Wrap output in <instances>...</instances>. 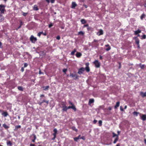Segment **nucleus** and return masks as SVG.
Listing matches in <instances>:
<instances>
[{
	"label": "nucleus",
	"mask_w": 146,
	"mask_h": 146,
	"mask_svg": "<svg viewBox=\"0 0 146 146\" xmlns=\"http://www.w3.org/2000/svg\"><path fill=\"white\" fill-rule=\"evenodd\" d=\"M81 22L82 24H84L86 23V20L84 19H82L81 20Z\"/></svg>",
	"instance_id": "c756f323"
},
{
	"label": "nucleus",
	"mask_w": 146,
	"mask_h": 146,
	"mask_svg": "<svg viewBox=\"0 0 146 146\" xmlns=\"http://www.w3.org/2000/svg\"><path fill=\"white\" fill-rule=\"evenodd\" d=\"M139 113V112H136V111H134L133 113V114L134 115H135L136 116H137L138 115V114Z\"/></svg>",
	"instance_id": "473e14b6"
},
{
	"label": "nucleus",
	"mask_w": 146,
	"mask_h": 146,
	"mask_svg": "<svg viewBox=\"0 0 146 146\" xmlns=\"http://www.w3.org/2000/svg\"><path fill=\"white\" fill-rule=\"evenodd\" d=\"M30 40L32 43H35L37 40V39L36 38L34 37L33 35H32L31 36Z\"/></svg>",
	"instance_id": "7ed1b4c3"
},
{
	"label": "nucleus",
	"mask_w": 146,
	"mask_h": 146,
	"mask_svg": "<svg viewBox=\"0 0 146 146\" xmlns=\"http://www.w3.org/2000/svg\"><path fill=\"white\" fill-rule=\"evenodd\" d=\"M2 125L5 129H7L9 128V127L6 125L5 123L3 124Z\"/></svg>",
	"instance_id": "412c9836"
},
{
	"label": "nucleus",
	"mask_w": 146,
	"mask_h": 146,
	"mask_svg": "<svg viewBox=\"0 0 146 146\" xmlns=\"http://www.w3.org/2000/svg\"><path fill=\"white\" fill-rule=\"evenodd\" d=\"M76 52V49L75 48L74 49V50H73L71 52V54L72 55H74V54L75 52Z\"/></svg>",
	"instance_id": "cd10ccee"
},
{
	"label": "nucleus",
	"mask_w": 146,
	"mask_h": 146,
	"mask_svg": "<svg viewBox=\"0 0 146 146\" xmlns=\"http://www.w3.org/2000/svg\"><path fill=\"white\" fill-rule=\"evenodd\" d=\"M105 46L106 47H108V48H106V50L107 51H108L109 50H110L111 49V47L108 44H107V45H105Z\"/></svg>",
	"instance_id": "aec40b11"
},
{
	"label": "nucleus",
	"mask_w": 146,
	"mask_h": 146,
	"mask_svg": "<svg viewBox=\"0 0 146 146\" xmlns=\"http://www.w3.org/2000/svg\"><path fill=\"white\" fill-rule=\"evenodd\" d=\"M84 6L85 7V8H86L88 7L87 5H84Z\"/></svg>",
	"instance_id": "e2e57ef3"
},
{
	"label": "nucleus",
	"mask_w": 146,
	"mask_h": 146,
	"mask_svg": "<svg viewBox=\"0 0 146 146\" xmlns=\"http://www.w3.org/2000/svg\"><path fill=\"white\" fill-rule=\"evenodd\" d=\"M44 94H42L40 95V97H44Z\"/></svg>",
	"instance_id": "774afa93"
},
{
	"label": "nucleus",
	"mask_w": 146,
	"mask_h": 146,
	"mask_svg": "<svg viewBox=\"0 0 146 146\" xmlns=\"http://www.w3.org/2000/svg\"><path fill=\"white\" fill-rule=\"evenodd\" d=\"M19 22H20V25L18 27V28L17 29V30L18 29L21 28V27L22 25L23 24V23L21 20Z\"/></svg>",
	"instance_id": "b1692460"
},
{
	"label": "nucleus",
	"mask_w": 146,
	"mask_h": 146,
	"mask_svg": "<svg viewBox=\"0 0 146 146\" xmlns=\"http://www.w3.org/2000/svg\"><path fill=\"white\" fill-rule=\"evenodd\" d=\"M7 145H10V146H11L12 145V142L10 141H7Z\"/></svg>",
	"instance_id": "7c9ffc66"
},
{
	"label": "nucleus",
	"mask_w": 146,
	"mask_h": 146,
	"mask_svg": "<svg viewBox=\"0 0 146 146\" xmlns=\"http://www.w3.org/2000/svg\"><path fill=\"white\" fill-rule=\"evenodd\" d=\"M95 65V66L97 68H99L100 67V63L98 60H96L93 62Z\"/></svg>",
	"instance_id": "20e7f679"
},
{
	"label": "nucleus",
	"mask_w": 146,
	"mask_h": 146,
	"mask_svg": "<svg viewBox=\"0 0 146 146\" xmlns=\"http://www.w3.org/2000/svg\"><path fill=\"white\" fill-rule=\"evenodd\" d=\"M32 135L33 136V139H32V141L33 142H35V140L36 139V135L34 134H32Z\"/></svg>",
	"instance_id": "5701e85b"
},
{
	"label": "nucleus",
	"mask_w": 146,
	"mask_h": 146,
	"mask_svg": "<svg viewBox=\"0 0 146 146\" xmlns=\"http://www.w3.org/2000/svg\"><path fill=\"white\" fill-rule=\"evenodd\" d=\"M140 95L143 98L145 97L146 96V92L144 93L143 92H141L140 93Z\"/></svg>",
	"instance_id": "dca6fc26"
},
{
	"label": "nucleus",
	"mask_w": 146,
	"mask_h": 146,
	"mask_svg": "<svg viewBox=\"0 0 146 146\" xmlns=\"http://www.w3.org/2000/svg\"><path fill=\"white\" fill-rule=\"evenodd\" d=\"M82 55V54L80 52H77L76 54V56L77 58H80Z\"/></svg>",
	"instance_id": "f3484780"
},
{
	"label": "nucleus",
	"mask_w": 146,
	"mask_h": 146,
	"mask_svg": "<svg viewBox=\"0 0 146 146\" xmlns=\"http://www.w3.org/2000/svg\"><path fill=\"white\" fill-rule=\"evenodd\" d=\"M18 89L20 91H23V87L21 86H19L18 87Z\"/></svg>",
	"instance_id": "2f4dec72"
},
{
	"label": "nucleus",
	"mask_w": 146,
	"mask_h": 146,
	"mask_svg": "<svg viewBox=\"0 0 146 146\" xmlns=\"http://www.w3.org/2000/svg\"><path fill=\"white\" fill-rule=\"evenodd\" d=\"M141 119L143 121L146 120V115L143 114L141 117Z\"/></svg>",
	"instance_id": "9b49d317"
},
{
	"label": "nucleus",
	"mask_w": 146,
	"mask_h": 146,
	"mask_svg": "<svg viewBox=\"0 0 146 146\" xmlns=\"http://www.w3.org/2000/svg\"><path fill=\"white\" fill-rule=\"evenodd\" d=\"M88 24H87L86 25H84V27H88Z\"/></svg>",
	"instance_id": "bf43d9fd"
},
{
	"label": "nucleus",
	"mask_w": 146,
	"mask_h": 146,
	"mask_svg": "<svg viewBox=\"0 0 146 146\" xmlns=\"http://www.w3.org/2000/svg\"><path fill=\"white\" fill-rule=\"evenodd\" d=\"M99 126H101L102 125V120H99L98 121Z\"/></svg>",
	"instance_id": "e433bc0d"
},
{
	"label": "nucleus",
	"mask_w": 146,
	"mask_h": 146,
	"mask_svg": "<svg viewBox=\"0 0 146 146\" xmlns=\"http://www.w3.org/2000/svg\"><path fill=\"white\" fill-rule=\"evenodd\" d=\"M99 41L98 40L94 39L93 41L92 42V46L95 47H97L99 45L98 42Z\"/></svg>",
	"instance_id": "f257e3e1"
},
{
	"label": "nucleus",
	"mask_w": 146,
	"mask_h": 146,
	"mask_svg": "<svg viewBox=\"0 0 146 146\" xmlns=\"http://www.w3.org/2000/svg\"><path fill=\"white\" fill-rule=\"evenodd\" d=\"M141 37V39H145L146 38V35H143Z\"/></svg>",
	"instance_id": "ea45409f"
},
{
	"label": "nucleus",
	"mask_w": 146,
	"mask_h": 146,
	"mask_svg": "<svg viewBox=\"0 0 146 146\" xmlns=\"http://www.w3.org/2000/svg\"><path fill=\"white\" fill-rule=\"evenodd\" d=\"M67 70L66 69H63L62 71H63V72L65 73L66 72V71H67Z\"/></svg>",
	"instance_id": "09e8293b"
},
{
	"label": "nucleus",
	"mask_w": 146,
	"mask_h": 146,
	"mask_svg": "<svg viewBox=\"0 0 146 146\" xmlns=\"http://www.w3.org/2000/svg\"><path fill=\"white\" fill-rule=\"evenodd\" d=\"M103 34V31L102 30L100 29L99 32H98L97 34L98 36H100L101 35H102Z\"/></svg>",
	"instance_id": "ddd939ff"
},
{
	"label": "nucleus",
	"mask_w": 146,
	"mask_h": 146,
	"mask_svg": "<svg viewBox=\"0 0 146 146\" xmlns=\"http://www.w3.org/2000/svg\"><path fill=\"white\" fill-rule=\"evenodd\" d=\"M4 19V18L3 16L1 15L0 14V22H1L3 21Z\"/></svg>",
	"instance_id": "c85d7f7f"
},
{
	"label": "nucleus",
	"mask_w": 146,
	"mask_h": 146,
	"mask_svg": "<svg viewBox=\"0 0 146 146\" xmlns=\"http://www.w3.org/2000/svg\"><path fill=\"white\" fill-rule=\"evenodd\" d=\"M27 13H24V12L23 13V15L24 16H26L27 15Z\"/></svg>",
	"instance_id": "a18cd8bd"
},
{
	"label": "nucleus",
	"mask_w": 146,
	"mask_h": 146,
	"mask_svg": "<svg viewBox=\"0 0 146 146\" xmlns=\"http://www.w3.org/2000/svg\"><path fill=\"white\" fill-rule=\"evenodd\" d=\"M61 105L62 106V108L66 106V103L64 102H62L61 103Z\"/></svg>",
	"instance_id": "bb28decb"
},
{
	"label": "nucleus",
	"mask_w": 146,
	"mask_h": 146,
	"mask_svg": "<svg viewBox=\"0 0 146 146\" xmlns=\"http://www.w3.org/2000/svg\"><path fill=\"white\" fill-rule=\"evenodd\" d=\"M77 6V4L74 2H73L72 3V9L75 8V7Z\"/></svg>",
	"instance_id": "4468645a"
},
{
	"label": "nucleus",
	"mask_w": 146,
	"mask_h": 146,
	"mask_svg": "<svg viewBox=\"0 0 146 146\" xmlns=\"http://www.w3.org/2000/svg\"><path fill=\"white\" fill-rule=\"evenodd\" d=\"M42 102L43 103L44 102H45L47 104H48L49 103V101L44 100L42 101Z\"/></svg>",
	"instance_id": "c9c22d12"
},
{
	"label": "nucleus",
	"mask_w": 146,
	"mask_h": 146,
	"mask_svg": "<svg viewBox=\"0 0 146 146\" xmlns=\"http://www.w3.org/2000/svg\"><path fill=\"white\" fill-rule=\"evenodd\" d=\"M21 128V126L20 125H18L17 126H16L15 127V129H17L19 128Z\"/></svg>",
	"instance_id": "58836bf2"
},
{
	"label": "nucleus",
	"mask_w": 146,
	"mask_h": 146,
	"mask_svg": "<svg viewBox=\"0 0 146 146\" xmlns=\"http://www.w3.org/2000/svg\"><path fill=\"white\" fill-rule=\"evenodd\" d=\"M62 111H66L68 109H71V108H73V107L72 106H69L68 107H67L66 106L64 107H62Z\"/></svg>",
	"instance_id": "39448f33"
},
{
	"label": "nucleus",
	"mask_w": 146,
	"mask_h": 146,
	"mask_svg": "<svg viewBox=\"0 0 146 146\" xmlns=\"http://www.w3.org/2000/svg\"><path fill=\"white\" fill-rule=\"evenodd\" d=\"M97 122V120H96V119H94V121H93V123H94V124H95Z\"/></svg>",
	"instance_id": "13d9d810"
},
{
	"label": "nucleus",
	"mask_w": 146,
	"mask_h": 146,
	"mask_svg": "<svg viewBox=\"0 0 146 146\" xmlns=\"http://www.w3.org/2000/svg\"><path fill=\"white\" fill-rule=\"evenodd\" d=\"M86 66L85 68V70H86V71L88 72L90 71V68L89 67V63L88 62L86 63L85 64Z\"/></svg>",
	"instance_id": "0eeeda50"
},
{
	"label": "nucleus",
	"mask_w": 146,
	"mask_h": 146,
	"mask_svg": "<svg viewBox=\"0 0 146 146\" xmlns=\"http://www.w3.org/2000/svg\"><path fill=\"white\" fill-rule=\"evenodd\" d=\"M84 33L82 31H80V32H79L78 33V35H84Z\"/></svg>",
	"instance_id": "4c0bfd02"
},
{
	"label": "nucleus",
	"mask_w": 146,
	"mask_h": 146,
	"mask_svg": "<svg viewBox=\"0 0 146 146\" xmlns=\"http://www.w3.org/2000/svg\"><path fill=\"white\" fill-rule=\"evenodd\" d=\"M113 137H117L115 139V140H114L113 141V143H115L118 140V137L117 135L115 133H113Z\"/></svg>",
	"instance_id": "1a4fd4ad"
},
{
	"label": "nucleus",
	"mask_w": 146,
	"mask_h": 146,
	"mask_svg": "<svg viewBox=\"0 0 146 146\" xmlns=\"http://www.w3.org/2000/svg\"><path fill=\"white\" fill-rule=\"evenodd\" d=\"M43 90H48L49 88V86H43Z\"/></svg>",
	"instance_id": "4be33fe9"
},
{
	"label": "nucleus",
	"mask_w": 146,
	"mask_h": 146,
	"mask_svg": "<svg viewBox=\"0 0 146 146\" xmlns=\"http://www.w3.org/2000/svg\"><path fill=\"white\" fill-rule=\"evenodd\" d=\"M80 139H82L83 140H85V138L84 136H83L81 137L80 138Z\"/></svg>",
	"instance_id": "8fccbe9b"
},
{
	"label": "nucleus",
	"mask_w": 146,
	"mask_h": 146,
	"mask_svg": "<svg viewBox=\"0 0 146 146\" xmlns=\"http://www.w3.org/2000/svg\"><path fill=\"white\" fill-rule=\"evenodd\" d=\"M56 38L58 40H59L60 39V37L59 35L58 36L56 37Z\"/></svg>",
	"instance_id": "3c124183"
},
{
	"label": "nucleus",
	"mask_w": 146,
	"mask_h": 146,
	"mask_svg": "<svg viewBox=\"0 0 146 146\" xmlns=\"http://www.w3.org/2000/svg\"><path fill=\"white\" fill-rule=\"evenodd\" d=\"M94 100L93 99H91L89 100V104H90L92 103H94Z\"/></svg>",
	"instance_id": "a878e982"
},
{
	"label": "nucleus",
	"mask_w": 146,
	"mask_h": 146,
	"mask_svg": "<svg viewBox=\"0 0 146 146\" xmlns=\"http://www.w3.org/2000/svg\"><path fill=\"white\" fill-rule=\"evenodd\" d=\"M53 26V24L52 23H50L49 25V27L50 28Z\"/></svg>",
	"instance_id": "6e6d98bb"
},
{
	"label": "nucleus",
	"mask_w": 146,
	"mask_h": 146,
	"mask_svg": "<svg viewBox=\"0 0 146 146\" xmlns=\"http://www.w3.org/2000/svg\"><path fill=\"white\" fill-rule=\"evenodd\" d=\"M55 0H50V2L52 3H54Z\"/></svg>",
	"instance_id": "5fc2aeb1"
},
{
	"label": "nucleus",
	"mask_w": 146,
	"mask_h": 146,
	"mask_svg": "<svg viewBox=\"0 0 146 146\" xmlns=\"http://www.w3.org/2000/svg\"><path fill=\"white\" fill-rule=\"evenodd\" d=\"M84 71L85 68L83 67H82L79 69L78 73L80 74H81L83 73V72Z\"/></svg>",
	"instance_id": "6e6552de"
},
{
	"label": "nucleus",
	"mask_w": 146,
	"mask_h": 146,
	"mask_svg": "<svg viewBox=\"0 0 146 146\" xmlns=\"http://www.w3.org/2000/svg\"><path fill=\"white\" fill-rule=\"evenodd\" d=\"M134 39H135V42L137 44H139V40L137 37H134Z\"/></svg>",
	"instance_id": "9d476101"
},
{
	"label": "nucleus",
	"mask_w": 146,
	"mask_h": 146,
	"mask_svg": "<svg viewBox=\"0 0 146 146\" xmlns=\"http://www.w3.org/2000/svg\"><path fill=\"white\" fill-rule=\"evenodd\" d=\"M42 32H40L39 33H38L37 34L38 36H39V37H40L41 35L42 34Z\"/></svg>",
	"instance_id": "37998d69"
},
{
	"label": "nucleus",
	"mask_w": 146,
	"mask_h": 146,
	"mask_svg": "<svg viewBox=\"0 0 146 146\" xmlns=\"http://www.w3.org/2000/svg\"><path fill=\"white\" fill-rule=\"evenodd\" d=\"M74 140L76 141H77L79 139V138L77 137H75L74 138Z\"/></svg>",
	"instance_id": "a19ab883"
},
{
	"label": "nucleus",
	"mask_w": 146,
	"mask_h": 146,
	"mask_svg": "<svg viewBox=\"0 0 146 146\" xmlns=\"http://www.w3.org/2000/svg\"><path fill=\"white\" fill-rule=\"evenodd\" d=\"M30 146H35V145L34 144H31L30 145Z\"/></svg>",
	"instance_id": "338daca9"
},
{
	"label": "nucleus",
	"mask_w": 146,
	"mask_h": 146,
	"mask_svg": "<svg viewBox=\"0 0 146 146\" xmlns=\"http://www.w3.org/2000/svg\"><path fill=\"white\" fill-rule=\"evenodd\" d=\"M56 137V136H54V137L52 138V140H54Z\"/></svg>",
	"instance_id": "680f3d73"
},
{
	"label": "nucleus",
	"mask_w": 146,
	"mask_h": 146,
	"mask_svg": "<svg viewBox=\"0 0 146 146\" xmlns=\"http://www.w3.org/2000/svg\"><path fill=\"white\" fill-rule=\"evenodd\" d=\"M21 70L22 72H23L24 70V67H22L21 68Z\"/></svg>",
	"instance_id": "864d4df0"
},
{
	"label": "nucleus",
	"mask_w": 146,
	"mask_h": 146,
	"mask_svg": "<svg viewBox=\"0 0 146 146\" xmlns=\"http://www.w3.org/2000/svg\"><path fill=\"white\" fill-rule=\"evenodd\" d=\"M42 34L44 36H46L47 35V34L46 33V32L43 33L42 32Z\"/></svg>",
	"instance_id": "603ef678"
},
{
	"label": "nucleus",
	"mask_w": 146,
	"mask_h": 146,
	"mask_svg": "<svg viewBox=\"0 0 146 146\" xmlns=\"http://www.w3.org/2000/svg\"><path fill=\"white\" fill-rule=\"evenodd\" d=\"M118 107H119V101L117 102L116 105L114 106V108L115 109L117 108Z\"/></svg>",
	"instance_id": "72a5a7b5"
},
{
	"label": "nucleus",
	"mask_w": 146,
	"mask_h": 146,
	"mask_svg": "<svg viewBox=\"0 0 146 146\" xmlns=\"http://www.w3.org/2000/svg\"><path fill=\"white\" fill-rule=\"evenodd\" d=\"M53 131L54 132V133H53V135L54 136H56V135L57 133V129L56 128H55L53 130Z\"/></svg>",
	"instance_id": "2eb2a0df"
},
{
	"label": "nucleus",
	"mask_w": 146,
	"mask_h": 146,
	"mask_svg": "<svg viewBox=\"0 0 146 146\" xmlns=\"http://www.w3.org/2000/svg\"><path fill=\"white\" fill-rule=\"evenodd\" d=\"M140 67L142 69H143L145 67V65L144 64L140 65Z\"/></svg>",
	"instance_id": "79ce46f5"
},
{
	"label": "nucleus",
	"mask_w": 146,
	"mask_h": 146,
	"mask_svg": "<svg viewBox=\"0 0 146 146\" xmlns=\"http://www.w3.org/2000/svg\"><path fill=\"white\" fill-rule=\"evenodd\" d=\"M92 28L91 27H89L88 26V27L87 28V30L88 31H90L91 30Z\"/></svg>",
	"instance_id": "49530a36"
},
{
	"label": "nucleus",
	"mask_w": 146,
	"mask_h": 146,
	"mask_svg": "<svg viewBox=\"0 0 146 146\" xmlns=\"http://www.w3.org/2000/svg\"><path fill=\"white\" fill-rule=\"evenodd\" d=\"M120 110L121 111H124L123 109L122 108V106H120Z\"/></svg>",
	"instance_id": "4d7b16f0"
},
{
	"label": "nucleus",
	"mask_w": 146,
	"mask_h": 146,
	"mask_svg": "<svg viewBox=\"0 0 146 146\" xmlns=\"http://www.w3.org/2000/svg\"><path fill=\"white\" fill-rule=\"evenodd\" d=\"M145 14H143L140 17V18L141 20H143V18L145 17Z\"/></svg>",
	"instance_id": "f704fd0d"
},
{
	"label": "nucleus",
	"mask_w": 146,
	"mask_h": 146,
	"mask_svg": "<svg viewBox=\"0 0 146 146\" xmlns=\"http://www.w3.org/2000/svg\"><path fill=\"white\" fill-rule=\"evenodd\" d=\"M112 109V107H109L107 109V110H111Z\"/></svg>",
	"instance_id": "de8ad7c7"
},
{
	"label": "nucleus",
	"mask_w": 146,
	"mask_h": 146,
	"mask_svg": "<svg viewBox=\"0 0 146 146\" xmlns=\"http://www.w3.org/2000/svg\"><path fill=\"white\" fill-rule=\"evenodd\" d=\"M42 103H42V102H39V103H38V104H39L40 105V106H41V105H42Z\"/></svg>",
	"instance_id": "052dcab7"
},
{
	"label": "nucleus",
	"mask_w": 146,
	"mask_h": 146,
	"mask_svg": "<svg viewBox=\"0 0 146 146\" xmlns=\"http://www.w3.org/2000/svg\"><path fill=\"white\" fill-rule=\"evenodd\" d=\"M68 102L71 105V106H72L73 107V108L72 109L74 111H76V109L75 107V106L74 105L73 103L70 100L68 101Z\"/></svg>",
	"instance_id": "423d86ee"
},
{
	"label": "nucleus",
	"mask_w": 146,
	"mask_h": 146,
	"mask_svg": "<svg viewBox=\"0 0 146 146\" xmlns=\"http://www.w3.org/2000/svg\"><path fill=\"white\" fill-rule=\"evenodd\" d=\"M5 6L3 5H0V11L1 14L4 13L5 11Z\"/></svg>",
	"instance_id": "f03ea898"
},
{
	"label": "nucleus",
	"mask_w": 146,
	"mask_h": 146,
	"mask_svg": "<svg viewBox=\"0 0 146 146\" xmlns=\"http://www.w3.org/2000/svg\"><path fill=\"white\" fill-rule=\"evenodd\" d=\"M100 60H102V57L101 56H100Z\"/></svg>",
	"instance_id": "69168bd1"
},
{
	"label": "nucleus",
	"mask_w": 146,
	"mask_h": 146,
	"mask_svg": "<svg viewBox=\"0 0 146 146\" xmlns=\"http://www.w3.org/2000/svg\"><path fill=\"white\" fill-rule=\"evenodd\" d=\"M28 65V64L27 63H24V68L26 67H27Z\"/></svg>",
	"instance_id": "c03bdc74"
},
{
	"label": "nucleus",
	"mask_w": 146,
	"mask_h": 146,
	"mask_svg": "<svg viewBox=\"0 0 146 146\" xmlns=\"http://www.w3.org/2000/svg\"><path fill=\"white\" fill-rule=\"evenodd\" d=\"M2 114L5 117H6L8 115L7 112V111H3L2 113Z\"/></svg>",
	"instance_id": "6ab92c4d"
},
{
	"label": "nucleus",
	"mask_w": 146,
	"mask_h": 146,
	"mask_svg": "<svg viewBox=\"0 0 146 146\" xmlns=\"http://www.w3.org/2000/svg\"><path fill=\"white\" fill-rule=\"evenodd\" d=\"M70 76H72V77H75L76 79L78 78V76L77 74H74L73 73H70Z\"/></svg>",
	"instance_id": "f8f14e48"
},
{
	"label": "nucleus",
	"mask_w": 146,
	"mask_h": 146,
	"mask_svg": "<svg viewBox=\"0 0 146 146\" xmlns=\"http://www.w3.org/2000/svg\"><path fill=\"white\" fill-rule=\"evenodd\" d=\"M141 32V31L138 29L137 30L135 31L134 32V34L135 35H137L138 34L140 33Z\"/></svg>",
	"instance_id": "a211bd4d"
},
{
	"label": "nucleus",
	"mask_w": 146,
	"mask_h": 146,
	"mask_svg": "<svg viewBox=\"0 0 146 146\" xmlns=\"http://www.w3.org/2000/svg\"><path fill=\"white\" fill-rule=\"evenodd\" d=\"M48 3H50V0H45Z\"/></svg>",
	"instance_id": "0e129e2a"
},
{
	"label": "nucleus",
	"mask_w": 146,
	"mask_h": 146,
	"mask_svg": "<svg viewBox=\"0 0 146 146\" xmlns=\"http://www.w3.org/2000/svg\"><path fill=\"white\" fill-rule=\"evenodd\" d=\"M34 10L37 11L38 10L37 6L36 5H35L33 7Z\"/></svg>",
	"instance_id": "393cba45"
}]
</instances>
